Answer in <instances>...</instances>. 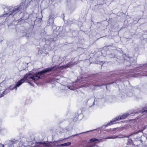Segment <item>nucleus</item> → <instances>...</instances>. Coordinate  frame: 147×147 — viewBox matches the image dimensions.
I'll use <instances>...</instances> for the list:
<instances>
[{
  "mask_svg": "<svg viewBox=\"0 0 147 147\" xmlns=\"http://www.w3.org/2000/svg\"><path fill=\"white\" fill-rule=\"evenodd\" d=\"M132 95V93L130 92H129L127 93V95L129 96H131Z\"/></svg>",
  "mask_w": 147,
  "mask_h": 147,
  "instance_id": "dca6fc26",
  "label": "nucleus"
},
{
  "mask_svg": "<svg viewBox=\"0 0 147 147\" xmlns=\"http://www.w3.org/2000/svg\"><path fill=\"white\" fill-rule=\"evenodd\" d=\"M118 130V128H115L107 129V131L110 133L111 134H113L115 133Z\"/></svg>",
  "mask_w": 147,
  "mask_h": 147,
  "instance_id": "0eeeda50",
  "label": "nucleus"
},
{
  "mask_svg": "<svg viewBox=\"0 0 147 147\" xmlns=\"http://www.w3.org/2000/svg\"><path fill=\"white\" fill-rule=\"evenodd\" d=\"M60 67L55 66L50 67L46 68L41 71L37 72L36 73L32 74L30 73L27 74L25 75L23 78L19 81L16 85L13 87H10V90H15L16 91L17 88L19 87L22 83L26 81H27L30 84L32 85V82H34L38 80L43 77V74L53 71L59 68Z\"/></svg>",
  "mask_w": 147,
  "mask_h": 147,
  "instance_id": "f257e3e1",
  "label": "nucleus"
},
{
  "mask_svg": "<svg viewBox=\"0 0 147 147\" xmlns=\"http://www.w3.org/2000/svg\"><path fill=\"white\" fill-rule=\"evenodd\" d=\"M138 113L137 112L134 111V113Z\"/></svg>",
  "mask_w": 147,
  "mask_h": 147,
  "instance_id": "4be33fe9",
  "label": "nucleus"
},
{
  "mask_svg": "<svg viewBox=\"0 0 147 147\" xmlns=\"http://www.w3.org/2000/svg\"><path fill=\"white\" fill-rule=\"evenodd\" d=\"M42 144H44L45 146H48L47 144L45 143V142H42Z\"/></svg>",
  "mask_w": 147,
  "mask_h": 147,
  "instance_id": "f3484780",
  "label": "nucleus"
},
{
  "mask_svg": "<svg viewBox=\"0 0 147 147\" xmlns=\"http://www.w3.org/2000/svg\"><path fill=\"white\" fill-rule=\"evenodd\" d=\"M129 114L128 113H126L122 115L118 116L116 117L113 119H112L111 121H110L109 123H107L106 125L105 126L107 127L109 125H112L113 123V122H116L117 121L121 119H123L126 117H127Z\"/></svg>",
  "mask_w": 147,
  "mask_h": 147,
  "instance_id": "20e7f679",
  "label": "nucleus"
},
{
  "mask_svg": "<svg viewBox=\"0 0 147 147\" xmlns=\"http://www.w3.org/2000/svg\"><path fill=\"white\" fill-rule=\"evenodd\" d=\"M2 146H3V145H2Z\"/></svg>",
  "mask_w": 147,
  "mask_h": 147,
  "instance_id": "bb28decb",
  "label": "nucleus"
},
{
  "mask_svg": "<svg viewBox=\"0 0 147 147\" xmlns=\"http://www.w3.org/2000/svg\"><path fill=\"white\" fill-rule=\"evenodd\" d=\"M74 84L73 83H72L71 84H69L68 85H70V86H71V88H73V90L74 89V88L73 87L74 86Z\"/></svg>",
  "mask_w": 147,
  "mask_h": 147,
  "instance_id": "2eb2a0df",
  "label": "nucleus"
},
{
  "mask_svg": "<svg viewBox=\"0 0 147 147\" xmlns=\"http://www.w3.org/2000/svg\"><path fill=\"white\" fill-rule=\"evenodd\" d=\"M99 63L101 65L102 64L101 63H100V62H99Z\"/></svg>",
  "mask_w": 147,
  "mask_h": 147,
  "instance_id": "393cba45",
  "label": "nucleus"
},
{
  "mask_svg": "<svg viewBox=\"0 0 147 147\" xmlns=\"http://www.w3.org/2000/svg\"><path fill=\"white\" fill-rule=\"evenodd\" d=\"M94 146V145H92L91 146H86V147H93Z\"/></svg>",
  "mask_w": 147,
  "mask_h": 147,
  "instance_id": "a211bd4d",
  "label": "nucleus"
},
{
  "mask_svg": "<svg viewBox=\"0 0 147 147\" xmlns=\"http://www.w3.org/2000/svg\"><path fill=\"white\" fill-rule=\"evenodd\" d=\"M72 64L71 63H67L66 65L63 66V68H68Z\"/></svg>",
  "mask_w": 147,
  "mask_h": 147,
  "instance_id": "ddd939ff",
  "label": "nucleus"
},
{
  "mask_svg": "<svg viewBox=\"0 0 147 147\" xmlns=\"http://www.w3.org/2000/svg\"><path fill=\"white\" fill-rule=\"evenodd\" d=\"M142 75L143 76H147V74H142Z\"/></svg>",
  "mask_w": 147,
  "mask_h": 147,
  "instance_id": "aec40b11",
  "label": "nucleus"
},
{
  "mask_svg": "<svg viewBox=\"0 0 147 147\" xmlns=\"http://www.w3.org/2000/svg\"><path fill=\"white\" fill-rule=\"evenodd\" d=\"M139 128V130L138 131H136L134 132L132 134L129 136H125L126 137L128 138L131 137H133L134 139L135 140H136L140 143H142L143 142V138L145 137L146 139H147V131L144 134L143 136H142V133L141 132L142 130H144V129L141 128L140 127H138ZM145 147H147V145L145 146Z\"/></svg>",
  "mask_w": 147,
  "mask_h": 147,
  "instance_id": "f03ea898",
  "label": "nucleus"
},
{
  "mask_svg": "<svg viewBox=\"0 0 147 147\" xmlns=\"http://www.w3.org/2000/svg\"><path fill=\"white\" fill-rule=\"evenodd\" d=\"M71 142H68L67 143H65L63 144H60V145L61 146H69L71 144Z\"/></svg>",
  "mask_w": 147,
  "mask_h": 147,
  "instance_id": "9d476101",
  "label": "nucleus"
},
{
  "mask_svg": "<svg viewBox=\"0 0 147 147\" xmlns=\"http://www.w3.org/2000/svg\"><path fill=\"white\" fill-rule=\"evenodd\" d=\"M94 103H95V101L93 103V105H94Z\"/></svg>",
  "mask_w": 147,
  "mask_h": 147,
  "instance_id": "b1692460",
  "label": "nucleus"
},
{
  "mask_svg": "<svg viewBox=\"0 0 147 147\" xmlns=\"http://www.w3.org/2000/svg\"><path fill=\"white\" fill-rule=\"evenodd\" d=\"M139 113L143 115H144L147 113V106H145L144 107L141 111H139Z\"/></svg>",
  "mask_w": 147,
  "mask_h": 147,
  "instance_id": "6e6552de",
  "label": "nucleus"
},
{
  "mask_svg": "<svg viewBox=\"0 0 147 147\" xmlns=\"http://www.w3.org/2000/svg\"><path fill=\"white\" fill-rule=\"evenodd\" d=\"M98 141L99 142H100V140L95 138L91 139L89 141V142H95V141Z\"/></svg>",
  "mask_w": 147,
  "mask_h": 147,
  "instance_id": "9b49d317",
  "label": "nucleus"
},
{
  "mask_svg": "<svg viewBox=\"0 0 147 147\" xmlns=\"http://www.w3.org/2000/svg\"><path fill=\"white\" fill-rule=\"evenodd\" d=\"M101 63L102 64L104 63V62H103V61H101Z\"/></svg>",
  "mask_w": 147,
  "mask_h": 147,
  "instance_id": "5701e85b",
  "label": "nucleus"
},
{
  "mask_svg": "<svg viewBox=\"0 0 147 147\" xmlns=\"http://www.w3.org/2000/svg\"><path fill=\"white\" fill-rule=\"evenodd\" d=\"M54 16L53 14H51L49 16V20L50 19H53L54 18Z\"/></svg>",
  "mask_w": 147,
  "mask_h": 147,
  "instance_id": "4468645a",
  "label": "nucleus"
},
{
  "mask_svg": "<svg viewBox=\"0 0 147 147\" xmlns=\"http://www.w3.org/2000/svg\"><path fill=\"white\" fill-rule=\"evenodd\" d=\"M61 88L62 90H66L68 89H70L71 90H73V88H71V86L69 85H68L67 86L64 85H61Z\"/></svg>",
  "mask_w": 147,
  "mask_h": 147,
  "instance_id": "423d86ee",
  "label": "nucleus"
},
{
  "mask_svg": "<svg viewBox=\"0 0 147 147\" xmlns=\"http://www.w3.org/2000/svg\"><path fill=\"white\" fill-rule=\"evenodd\" d=\"M100 85H97L96 86H99Z\"/></svg>",
  "mask_w": 147,
  "mask_h": 147,
  "instance_id": "a878e982",
  "label": "nucleus"
},
{
  "mask_svg": "<svg viewBox=\"0 0 147 147\" xmlns=\"http://www.w3.org/2000/svg\"><path fill=\"white\" fill-rule=\"evenodd\" d=\"M123 136L122 135H119L118 136L113 135L109 137L105 138H104V139H115L118 138H123Z\"/></svg>",
  "mask_w": 147,
  "mask_h": 147,
  "instance_id": "39448f33",
  "label": "nucleus"
},
{
  "mask_svg": "<svg viewBox=\"0 0 147 147\" xmlns=\"http://www.w3.org/2000/svg\"><path fill=\"white\" fill-rule=\"evenodd\" d=\"M76 134L75 135H73L72 136V137H74V136H77L79 134Z\"/></svg>",
  "mask_w": 147,
  "mask_h": 147,
  "instance_id": "6ab92c4d",
  "label": "nucleus"
},
{
  "mask_svg": "<svg viewBox=\"0 0 147 147\" xmlns=\"http://www.w3.org/2000/svg\"><path fill=\"white\" fill-rule=\"evenodd\" d=\"M130 60L131 61L133 59V58H131L130 59Z\"/></svg>",
  "mask_w": 147,
  "mask_h": 147,
  "instance_id": "412c9836",
  "label": "nucleus"
},
{
  "mask_svg": "<svg viewBox=\"0 0 147 147\" xmlns=\"http://www.w3.org/2000/svg\"><path fill=\"white\" fill-rule=\"evenodd\" d=\"M28 0H25L24 3H22V5H21L18 6H16L14 7H11L10 8V15H14L22 9L23 4H24V5L26 6L28 5Z\"/></svg>",
  "mask_w": 147,
  "mask_h": 147,
  "instance_id": "7ed1b4c3",
  "label": "nucleus"
},
{
  "mask_svg": "<svg viewBox=\"0 0 147 147\" xmlns=\"http://www.w3.org/2000/svg\"><path fill=\"white\" fill-rule=\"evenodd\" d=\"M60 141H55L54 142H53L51 143V144L52 145H53L54 146H56L57 147L61 146L60 144H58V142Z\"/></svg>",
  "mask_w": 147,
  "mask_h": 147,
  "instance_id": "1a4fd4ad",
  "label": "nucleus"
},
{
  "mask_svg": "<svg viewBox=\"0 0 147 147\" xmlns=\"http://www.w3.org/2000/svg\"><path fill=\"white\" fill-rule=\"evenodd\" d=\"M18 142V140H15V139L11 140L10 141V144H16Z\"/></svg>",
  "mask_w": 147,
  "mask_h": 147,
  "instance_id": "f8f14e48",
  "label": "nucleus"
}]
</instances>
